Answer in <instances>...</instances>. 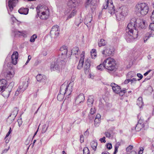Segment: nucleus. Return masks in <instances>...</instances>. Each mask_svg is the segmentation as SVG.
<instances>
[{
  "label": "nucleus",
  "instance_id": "obj_39",
  "mask_svg": "<svg viewBox=\"0 0 154 154\" xmlns=\"http://www.w3.org/2000/svg\"><path fill=\"white\" fill-rule=\"evenodd\" d=\"M120 143H116L115 146V151L114 152V154H116V152L118 151V149L119 148V146L120 145Z\"/></svg>",
  "mask_w": 154,
  "mask_h": 154
},
{
  "label": "nucleus",
  "instance_id": "obj_14",
  "mask_svg": "<svg viewBox=\"0 0 154 154\" xmlns=\"http://www.w3.org/2000/svg\"><path fill=\"white\" fill-rule=\"evenodd\" d=\"M18 2V0H9L8 2L9 9L7 7L8 14H10L9 11L11 12L13 9V7L15 6V4Z\"/></svg>",
  "mask_w": 154,
  "mask_h": 154
},
{
  "label": "nucleus",
  "instance_id": "obj_34",
  "mask_svg": "<svg viewBox=\"0 0 154 154\" xmlns=\"http://www.w3.org/2000/svg\"><path fill=\"white\" fill-rule=\"evenodd\" d=\"M48 17V15L46 14L45 12L44 11L42 12V15L40 16V19L42 20H45L47 19Z\"/></svg>",
  "mask_w": 154,
  "mask_h": 154
},
{
  "label": "nucleus",
  "instance_id": "obj_10",
  "mask_svg": "<svg viewBox=\"0 0 154 154\" xmlns=\"http://www.w3.org/2000/svg\"><path fill=\"white\" fill-rule=\"evenodd\" d=\"M114 52V49L112 47L106 46L105 49L102 51V54L105 57L112 55Z\"/></svg>",
  "mask_w": 154,
  "mask_h": 154
},
{
  "label": "nucleus",
  "instance_id": "obj_4",
  "mask_svg": "<svg viewBox=\"0 0 154 154\" xmlns=\"http://www.w3.org/2000/svg\"><path fill=\"white\" fill-rule=\"evenodd\" d=\"M116 63L115 60L110 57L104 60L103 63V67L107 69L113 71L116 68Z\"/></svg>",
  "mask_w": 154,
  "mask_h": 154
},
{
  "label": "nucleus",
  "instance_id": "obj_40",
  "mask_svg": "<svg viewBox=\"0 0 154 154\" xmlns=\"http://www.w3.org/2000/svg\"><path fill=\"white\" fill-rule=\"evenodd\" d=\"M14 119H13V117L10 116H9L8 118L7 121L9 124H11L13 122Z\"/></svg>",
  "mask_w": 154,
  "mask_h": 154
},
{
  "label": "nucleus",
  "instance_id": "obj_21",
  "mask_svg": "<svg viewBox=\"0 0 154 154\" xmlns=\"http://www.w3.org/2000/svg\"><path fill=\"white\" fill-rule=\"evenodd\" d=\"M37 81L41 82H45V76H43L41 74H39L37 75L36 77Z\"/></svg>",
  "mask_w": 154,
  "mask_h": 154
},
{
  "label": "nucleus",
  "instance_id": "obj_59",
  "mask_svg": "<svg viewBox=\"0 0 154 154\" xmlns=\"http://www.w3.org/2000/svg\"><path fill=\"white\" fill-rule=\"evenodd\" d=\"M151 19L153 22H154V10L152 13V15L151 16Z\"/></svg>",
  "mask_w": 154,
  "mask_h": 154
},
{
  "label": "nucleus",
  "instance_id": "obj_60",
  "mask_svg": "<svg viewBox=\"0 0 154 154\" xmlns=\"http://www.w3.org/2000/svg\"><path fill=\"white\" fill-rule=\"evenodd\" d=\"M105 135L107 137L109 138L110 137L111 134L109 132H106L105 133Z\"/></svg>",
  "mask_w": 154,
  "mask_h": 154
},
{
  "label": "nucleus",
  "instance_id": "obj_62",
  "mask_svg": "<svg viewBox=\"0 0 154 154\" xmlns=\"http://www.w3.org/2000/svg\"><path fill=\"white\" fill-rule=\"evenodd\" d=\"M10 148V146H9L8 147V149H4L3 151H2V154L4 153H6L8 150H9V149Z\"/></svg>",
  "mask_w": 154,
  "mask_h": 154
},
{
  "label": "nucleus",
  "instance_id": "obj_46",
  "mask_svg": "<svg viewBox=\"0 0 154 154\" xmlns=\"http://www.w3.org/2000/svg\"><path fill=\"white\" fill-rule=\"evenodd\" d=\"M104 67H103V63L102 64H100V65L98 66H97V69L99 70H102L103 69V68Z\"/></svg>",
  "mask_w": 154,
  "mask_h": 154
},
{
  "label": "nucleus",
  "instance_id": "obj_43",
  "mask_svg": "<svg viewBox=\"0 0 154 154\" xmlns=\"http://www.w3.org/2000/svg\"><path fill=\"white\" fill-rule=\"evenodd\" d=\"M93 2V0H87V1L85 3V6L86 7H87L90 4H91L92 5H93L92 4V3Z\"/></svg>",
  "mask_w": 154,
  "mask_h": 154
},
{
  "label": "nucleus",
  "instance_id": "obj_52",
  "mask_svg": "<svg viewBox=\"0 0 154 154\" xmlns=\"http://www.w3.org/2000/svg\"><path fill=\"white\" fill-rule=\"evenodd\" d=\"M80 140L81 143H82L84 142V137L82 134H81L80 136Z\"/></svg>",
  "mask_w": 154,
  "mask_h": 154
},
{
  "label": "nucleus",
  "instance_id": "obj_45",
  "mask_svg": "<svg viewBox=\"0 0 154 154\" xmlns=\"http://www.w3.org/2000/svg\"><path fill=\"white\" fill-rule=\"evenodd\" d=\"M47 129V126L46 125H44L42 126V133H45Z\"/></svg>",
  "mask_w": 154,
  "mask_h": 154
},
{
  "label": "nucleus",
  "instance_id": "obj_35",
  "mask_svg": "<svg viewBox=\"0 0 154 154\" xmlns=\"http://www.w3.org/2000/svg\"><path fill=\"white\" fill-rule=\"evenodd\" d=\"M136 75V74L134 71H131L129 72L127 74L128 78H131L134 77Z\"/></svg>",
  "mask_w": 154,
  "mask_h": 154
},
{
  "label": "nucleus",
  "instance_id": "obj_31",
  "mask_svg": "<svg viewBox=\"0 0 154 154\" xmlns=\"http://www.w3.org/2000/svg\"><path fill=\"white\" fill-rule=\"evenodd\" d=\"M144 125L143 124H141L139 123H137L135 128V130L137 131H139L141 130V129L143 127Z\"/></svg>",
  "mask_w": 154,
  "mask_h": 154
},
{
  "label": "nucleus",
  "instance_id": "obj_32",
  "mask_svg": "<svg viewBox=\"0 0 154 154\" xmlns=\"http://www.w3.org/2000/svg\"><path fill=\"white\" fill-rule=\"evenodd\" d=\"M44 6L42 5H38L36 7L37 13H40V12L44 11Z\"/></svg>",
  "mask_w": 154,
  "mask_h": 154
},
{
  "label": "nucleus",
  "instance_id": "obj_57",
  "mask_svg": "<svg viewBox=\"0 0 154 154\" xmlns=\"http://www.w3.org/2000/svg\"><path fill=\"white\" fill-rule=\"evenodd\" d=\"M20 92V89H19V88H18L16 91L15 92V96H17L20 93H21Z\"/></svg>",
  "mask_w": 154,
  "mask_h": 154
},
{
  "label": "nucleus",
  "instance_id": "obj_3",
  "mask_svg": "<svg viewBox=\"0 0 154 154\" xmlns=\"http://www.w3.org/2000/svg\"><path fill=\"white\" fill-rule=\"evenodd\" d=\"M67 60L61 58L60 57L55 59L54 61L51 64V69L52 71L59 70L60 68H63L67 62Z\"/></svg>",
  "mask_w": 154,
  "mask_h": 154
},
{
  "label": "nucleus",
  "instance_id": "obj_22",
  "mask_svg": "<svg viewBox=\"0 0 154 154\" xmlns=\"http://www.w3.org/2000/svg\"><path fill=\"white\" fill-rule=\"evenodd\" d=\"M12 32L15 36L22 35L23 34L22 32L18 31L17 29L14 28L12 29Z\"/></svg>",
  "mask_w": 154,
  "mask_h": 154
},
{
  "label": "nucleus",
  "instance_id": "obj_23",
  "mask_svg": "<svg viewBox=\"0 0 154 154\" xmlns=\"http://www.w3.org/2000/svg\"><path fill=\"white\" fill-rule=\"evenodd\" d=\"M2 92L1 93V94L5 98H8L10 94V92L11 91V90H8L7 88H6V90L2 91Z\"/></svg>",
  "mask_w": 154,
  "mask_h": 154
},
{
  "label": "nucleus",
  "instance_id": "obj_33",
  "mask_svg": "<svg viewBox=\"0 0 154 154\" xmlns=\"http://www.w3.org/2000/svg\"><path fill=\"white\" fill-rule=\"evenodd\" d=\"M91 146L94 151L96 150L97 145V142L94 140L92 141L91 143Z\"/></svg>",
  "mask_w": 154,
  "mask_h": 154
},
{
  "label": "nucleus",
  "instance_id": "obj_61",
  "mask_svg": "<svg viewBox=\"0 0 154 154\" xmlns=\"http://www.w3.org/2000/svg\"><path fill=\"white\" fill-rule=\"evenodd\" d=\"M91 57L92 59H95L97 56L96 53L91 54Z\"/></svg>",
  "mask_w": 154,
  "mask_h": 154
},
{
  "label": "nucleus",
  "instance_id": "obj_6",
  "mask_svg": "<svg viewBox=\"0 0 154 154\" xmlns=\"http://www.w3.org/2000/svg\"><path fill=\"white\" fill-rule=\"evenodd\" d=\"M76 0H69L67 3V6L69 9L72 11L68 16L67 19L72 18L76 14V11L74 8L78 5V2L76 1Z\"/></svg>",
  "mask_w": 154,
  "mask_h": 154
},
{
  "label": "nucleus",
  "instance_id": "obj_1",
  "mask_svg": "<svg viewBox=\"0 0 154 154\" xmlns=\"http://www.w3.org/2000/svg\"><path fill=\"white\" fill-rule=\"evenodd\" d=\"M147 26L146 21L143 20L132 18L125 29V37L127 42H132L136 39L138 35V29H145Z\"/></svg>",
  "mask_w": 154,
  "mask_h": 154
},
{
  "label": "nucleus",
  "instance_id": "obj_17",
  "mask_svg": "<svg viewBox=\"0 0 154 154\" xmlns=\"http://www.w3.org/2000/svg\"><path fill=\"white\" fill-rule=\"evenodd\" d=\"M7 86V83L6 80L2 79L0 80V91L4 90Z\"/></svg>",
  "mask_w": 154,
  "mask_h": 154
},
{
  "label": "nucleus",
  "instance_id": "obj_16",
  "mask_svg": "<svg viewBox=\"0 0 154 154\" xmlns=\"http://www.w3.org/2000/svg\"><path fill=\"white\" fill-rule=\"evenodd\" d=\"M85 53L84 51H82L81 54V58L79 61L78 65L77 66V68L78 69H81L83 66V64L84 62V59L85 58Z\"/></svg>",
  "mask_w": 154,
  "mask_h": 154
},
{
  "label": "nucleus",
  "instance_id": "obj_18",
  "mask_svg": "<svg viewBox=\"0 0 154 154\" xmlns=\"http://www.w3.org/2000/svg\"><path fill=\"white\" fill-rule=\"evenodd\" d=\"M85 100V97L83 94H81L77 96L75 99V103L78 104L83 102Z\"/></svg>",
  "mask_w": 154,
  "mask_h": 154
},
{
  "label": "nucleus",
  "instance_id": "obj_44",
  "mask_svg": "<svg viewBox=\"0 0 154 154\" xmlns=\"http://www.w3.org/2000/svg\"><path fill=\"white\" fill-rule=\"evenodd\" d=\"M83 154H89V151L88 148H85L83 150Z\"/></svg>",
  "mask_w": 154,
  "mask_h": 154
},
{
  "label": "nucleus",
  "instance_id": "obj_7",
  "mask_svg": "<svg viewBox=\"0 0 154 154\" xmlns=\"http://www.w3.org/2000/svg\"><path fill=\"white\" fill-rule=\"evenodd\" d=\"M72 85L71 83H69L68 85L63 84L60 86V92L69 96L71 94L72 91Z\"/></svg>",
  "mask_w": 154,
  "mask_h": 154
},
{
  "label": "nucleus",
  "instance_id": "obj_42",
  "mask_svg": "<svg viewBox=\"0 0 154 154\" xmlns=\"http://www.w3.org/2000/svg\"><path fill=\"white\" fill-rule=\"evenodd\" d=\"M96 112V109L94 107H92L90 109V114L93 115Z\"/></svg>",
  "mask_w": 154,
  "mask_h": 154
},
{
  "label": "nucleus",
  "instance_id": "obj_37",
  "mask_svg": "<svg viewBox=\"0 0 154 154\" xmlns=\"http://www.w3.org/2000/svg\"><path fill=\"white\" fill-rule=\"evenodd\" d=\"M82 21L81 19L79 18L76 19L75 21V24L76 26H78L79 24L81 23Z\"/></svg>",
  "mask_w": 154,
  "mask_h": 154
},
{
  "label": "nucleus",
  "instance_id": "obj_63",
  "mask_svg": "<svg viewBox=\"0 0 154 154\" xmlns=\"http://www.w3.org/2000/svg\"><path fill=\"white\" fill-rule=\"evenodd\" d=\"M11 20L13 22V23H14L16 22V21H17V20L14 17H11Z\"/></svg>",
  "mask_w": 154,
  "mask_h": 154
},
{
  "label": "nucleus",
  "instance_id": "obj_56",
  "mask_svg": "<svg viewBox=\"0 0 154 154\" xmlns=\"http://www.w3.org/2000/svg\"><path fill=\"white\" fill-rule=\"evenodd\" d=\"M100 141L101 143H105L106 142L105 140V137H103V138H101L100 139Z\"/></svg>",
  "mask_w": 154,
  "mask_h": 154
},
{
  "label": "nucleus",
  "instance_id": "obj_15",
  "mask_svg": "<svg viewBox=\"0 0 154 154\" xmlns=\"http://www.w3.org/2000/svg\"><path fill=\"white\" fill-rule=\"evenodd\" d=\"M18 54L17 52L14 51L11 56V62L14 65H15L17 63V60L18 58Z\"/></svg>",
  "mask_w": 154,
  "mask_h": 154
},
{
  "label": "nucleus",
  "instance_id": "obj_28",
  "mask_svg": "<svg viewBox=\"0 0 154 154\" xmlns=\"http://www.w3.org/2000/svg\"><path fill=\"white\" fill-rule=\"evenodd\" d=\"M137 104L140 108L143 106V103L142 100V97H140L138 98L137 102Z\"/></svg>",
  "mask_w": 154,
  "mask_h": 154
},
{
  "label": "nucleus",
  "instance_id": "obj_48",
  "mask_svg": "<svg viewBox=\"0 0 154 154\" xmlns=\"http://www.w3.org/2000/svg\"><path fill=\"white\" fill-rule=\"evenodd\" d=\"M100 119H95L94 120V125L95 126L98 125V124L100 122Z\"/></svg>",
  "mask_w": 154,
  "mask_h": 154
},
{
  "label": "nucleus",
  "instance_id": "obj_19",
  "mask_svg": "<svg viewBox=\"0 0 154 154\" xmlns=\"http://www.w3.org/2000/svg\"><path fill=\"white\" fill-rule=\"evenodd\" d=\"M90 66V60L88 59L86 60L85 63L84 70L85 72H88Z\"/></svg>",
  "mask_w": 154,
  "mask_h": 154
},
{
  "label": "nucleus",
  "instance_id": "obj_58",
  "mask_svg": "<svg viewBox=\"0 0 154 154\" xmlns=\"http://www.w3.org/2000/svg\"><path fill=\"white\" fill-rule=\"evenodd\" d=\"M12 131L11 128H10L9 130L8 133L7 134L5 137V139H6L7 137L9 135L11 132Z\"/></svg>",
  "mask_w": 154,
  "mask_h": 154
},
{
  "label": "nucleus",
  "instance_id": "obj_26",
  "mask_svg": "<svg viewBox=\"0 0 154 154\" xmlns=\"http://www.w3.org/2000/svg\"><path fill=\"white\" fill-rule=\"evenodd\" d=\"M94 101V99L92 97L90 96L88 97L87 101V103L89 107H92Z\"/></svg>",
  "mask_w": 154,
  "mask_h": 154
},
{
  "label": "nucleus",
  "instance_id": "obj_12",
  "mask_svg": "<svg viewBox=\"0 0 154 154\" xmlns=\"http://www.w3.org/2000/svg\"><path fill=\"white\" fill-rule=\"evenodd\" d=\"M60 50L61 52L60 58L67 60V59L66 58V54L67 52V47L65 46H63L60 48Z\"/></svg>",
  "mask_w": 154,
  "mask_h": 154
},
{
  "label": "nucleus",
  "instance_id": "obj_8",
  "mask_svg": "<svg viewBox=\"0 0 154 154\" xmlns=\"http://www.w3.org/2000/svg\"><path fill=\"white\" fill-rule=\"evenodd\" d=\"M109 0H105V2L103 5V8L104 9H106L108 8L109 12L111 15L115 14L116 15V11L114 9V6L113 5V3L110 2L109 5Z\"/></svg>",
  "mask_w": 154,
  "mask_h": 154
},
{
  "label": "nucleus",
  "instance_id": "obj_51",
  "mask_svg": "<svg viewBox=\"0 0 154 154\" xmlns=\"http://www.w3.org/2000/svg\"><path fill=\"white\" fill-rule=\"evenodd\" d=\"M17 122L18 123V125L19 127L22 125V121L21 118L18 119L17 120Z\"/></svg>",
  "mask_w": 154,
  "mask_h": 154
},
{
  "label": "nucleus",
  "instance_id": "obj_55",
  "mask_svg": "<svg viewBox=\"0 0 154 154\" xmlns=\"http://www.w3.org/2000/svg\"><path fill=\"white\" fill-rule=\"evenodd\" d=\"M137 76L138 77L140 78V79H137L138 81L140 80L143 78V76L140 73H137Z\"/></svg>",
  "mask_w": 154,
  "mask_h": 154
},
{
  "label": "nucleus",
  "instance_id": "obj_29",
  "mask_svg": "<svg viewBox=\"0 0 154 154\" xmlns=\"http://www.w3.org/2000/svg\"><path fill=\"white\" fill-rule=\"evenodd\" d=\"M107 43L103 39H100L98 42V45L100 47L105 45Z\"/></svg>",
  "mask_w": 154,
  "mask_h": 154
},
{
  "label": "nucleus",
  "instance_id": "obj_9",
  "mask_svg": "<svg viewBox=\"0 0 154 154\" xmlns=\"http://www.w3.org/2000/svg\"><path fill=\"white\" fill-rule=\"evenodd\" d=\"M110 85L112 87L113 91L115 93L119 94L120 96H123L126 92L125 89L124 88L121 90L120 87L115 83H112Z\"/></svg>",
  "mask_w": 154,
  "mask_h": 154
},
{
  "label": "nucleus",
  "instance_id": "obj_47",
  "mask_svg": "<svg viewBox=\"0 0 154 154\" xmlns=\"http://www.w3.org/2000/svg\"><path fill=\"white\" fill-rule=\"evenodd\" d=\"M149 27L150 29L154 31V23H151Z\"/></svg>",
  "mask_w": 154,
  "mask_h": 154
},
{
  "label": "nucleus",
  "instance_id": "obj_2",
  "mask_svg": "<svg viewBox=\"0 0 154 154\" xmlns=\"http://www.w3.org/2000/svg\"><path fill=\"white\" fill-rule=\"evenodd\" d=\"M135 11L139 16H143L148 13L149 11V6L145 3H139L135 6Z\"/></svg>",
  "mask_w": 154,
  "mask_h": 154
},
{
  "label": "nucleus",
  "instance_id": "obj_50",
  "mask_svg": "<svg viewBox=\"0 0 154 154\" xmlns=\"http://www.w3.org/2000/svg\"><path fill=\"white\" fill-rule=\"evenodd\" d=\"M143 118L140 117V119L138 121V123L143 125Z\"/></svg>",
  "mask_w": 154,
  "mask_h": 154
},
{
  "label": "nucleus",
  "instance_id": "obj_30",
  "mask_svg": "<svg viewBox=\"0 0 154 154\" xmlns=\"http://www.w3.org/2000/svg\"><path fill=\"white\" fill-rule=\"evenodd\" d=\"M64 93H63L62 92H60V90L59 94H58L57 96V99L59 101H61L64 98Z\"/></svg>",
  "mask_w": 154,
  "mask_h": 154
},
{
  "label": "nucleus",
  "instance_id": "obj_11",
  "mask_svg": "<svg viewBox=\"0 0 154 154\" xmlns=\"http://www.w3.org/2000/svg\"><path fill=\"white\" fill-rule=\"evenodd\" d=\"M59 26L57 25L53 26L50 32L51 36L52 38H54L58 36L59 34Z\"/></svg>",
  "mask_w": 154,
  "mask_h": 154
},
{
  "label": "nucleus",
  "instance_id": "obj_25",
  "mask_svg": "<svg viewBox=\"0 0 154 154\" xmlns=\"http://www.w3.org/2000/svg\"><path fill=\"white\" fill-rule=\"evenodd\" d=\"M91 18L90 17L87 18L86 17L84 20V23L89 28L91 26Z\"/></svg>",
  "mask_w": 154,
  "mask_h": 154
},
{
  "label": "nucleus",
  "instance_id": "obj_38",
  "mask_svg": "<svg viewBox=\"0 0 154 154\" xmlns=\"http://www.w3.org/2000/svg\"><path fill=\"white\" fill-rule=\"evenodd\" d=\"M37 35L36 34H34L31 37L30 39V41L31 42H34L35 39L37 38Z\"/></svg>",
  "mask_w": 154,
  "mask_h": 154
},
{
  "label": "nucleus",
  "instance_id": "obj_64",
  "mask_svg": "<svg viewBox=\"0 0 154 154\" xmlns=\"http://www.w3.org/2000/svg\"><path fill=\"white\" fill-rule=\"evenodd\" d=\"M143 148L141 147L140 148V150L139 151L138 153L139 154H142L143 153Z\"/></svg>",
  "mask_w": 154,
  "mask_h": 154
},
{
  "label": "nucleus",
  "instance_id": "obj_24",
  "mask_svg": "<svg viewBox=\"0 0 154 154\" xmlns=\"http://www.w3.org/2000/svg\"><path fill=\"white\" fill-rule=\"evenodd\" d=\"M19 109L17 107H15L13 109L12 112L10 115V116H12L13 117V119H15L16 116L17 115Z\"/></svg>",
  "mask_w": 154,
  "mask_h": 154
},
{
  "label": "nucleus",
  "instance_id": "obj_41",
  "mask_svg": "<svg viewBox=\"0 0 154 154\" xmlns=\"http://www.w3.org/2000/svg\"><path fill=\"white\" fill-rule=\"evenodd\" d=\"M130 82H131V85L134 84L136 83V82L137 80L136 78H133L132 79H129Z\"/></svg>",
  "mask_w": 154,
  "mask_h": 154
},
{
  "label": "nucleus",
  "instance_id": "obj_49",
  "mask_svg": "<svg viewBox=\"0 0 154 154\" xmlns=\"http://www.w3.org/2000/svg\"><path fill=\"white\" fill-rule=\"evenodd\" d=\"M133 146L131 145H129L126 149V151L127 152H129L130 150L132 149Z\"/></svg>",
  "mask_w": 154,
  "mask_h": 154
},
{
  "label": "nucleus",
  "instance_id": "obj_27",
  "mask_svg": "<svg viewBox=\"0 0 154 154\" xmlns=\"http://www.w3.org/2000/svg\"><path fill=\"white\" fill-rule=\"evenodd\" d=\"M79 48L78 47H75L73 48L72 50L71 55H78L79 54Z\"/></svg>",
  "mask_w": 154,
  "mask_h": 154
},
{
  "label": "nucleus",
  "instance_id": "obj_53",
  "mask_svg": "<svg viewBox=\"0 0 154 154\" xmlns=\"http://www.w3.org/2000/svg\"><path fill=\"white\" fill-rule=\"evenodd\" d=\"M106 147L109 149H110L112 147V145L111 143H108L106 144Z\"/></svg>",
  "mask_w": 154,
  "mask_h": 154
},
{
  "label": "nucleus",
  "instance_id": "obj_36",
  "mask_svg": "<svg viewBox=\"0 0 154 154\" xmlns=\"http://www.w3.org/2000/svg\"><path fill=\"white\" fill-rule=\"evenodd\" d=\"M14 72L13 69H11L10 71H8L7 72V76H9L11 78L13 77L14 75Z\"/></svg>",
  "mask_w": 154,
  "mask_h": 154
},
{
  "label": "nucleus",
  "instance_id": "obj_13",
  "mask_svg": "<svg viewBox=\"0 0 154 154\" xmlns=\"http://www.w3.org/2000/svg\"><path fill=\"white\" fill-rule=\"evenodd\" d=\"M28 86V83L27 80L21 81L18 88L19 89H20V92H23L26 89Z\"/></svg>",
  "mask_w": 154,
  "mask_h": 154
},
{
  "label": "nucleus",
  "instance_id": "obj_54",
  "mask_svg": "<svg viewBox=\"0 0 154 154\" xmlns=\"http://www.w3.org/2000/svg\"><path fill=\"white\" fill-rule=\"evenodd\" d=\"M147 35V38H149L150 37H153L154 36V33H153L151 32V33H149V34Z\"/></svg>",
  "mask_w": 154,
  "mask_h": 154
},
{
  "label": "nucleus",
  "instance_id": "obj_20",
  "mask_svg": "<svg viewBox=\"0 0 154 154\" xmlns=\"http://www.w3.org/2000/svg\"><path fill=\"white\" fill-rule=\"evenodd\" d=\"M29 12V9L27 8L22 7L18 10V12L21 14L26 15Z\"/></svg>",
  "mask_w": 154,
  "mask_h": 154
},
{
  "label": "nucleus",
  "instance_id": "obj_5",
  "mask_svg": "<svg viewBox=\"0 0 154 154\" xmlns=\"http://www.w3.org/2000/svg\"><path fill=\"white\" fill-rule=\"evenodd\" d=\"M128 8L124 6H121L116 11V19L118 20L123 19L126 15L128 13Z\"/></svg>",
  "mask_w": 154,
  "mask_h": 154
}]
</instances>
